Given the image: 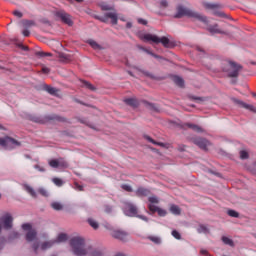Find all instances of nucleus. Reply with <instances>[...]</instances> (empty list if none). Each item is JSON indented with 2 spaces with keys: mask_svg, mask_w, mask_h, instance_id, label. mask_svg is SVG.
<instances>
[{
  "mask_svg": "<svg viewBox=\"0 0 256 256\" xmlns=\"http://www.w3.org/2000/svg\"><path fill=\"white\" fill-rule=\"evenodd\" d=\"M182 17H189L191 19H197L198 21H201L202 23H205L206 25L209 24V18L207 16H203L201 13L187 8L185 6H177L176 12L174 13L175 19H182Z\"/></svg>",
  "mask_w": 256,
  "mask_h": 256,
  "instance_id": "nucleus-1",
  "label": "nucleus"
},
{
  "mask_svg": "<svg viewBox=\"0 0 256 256\" xmlns=\"http://www.w3.org/2000/svg\"><path fill=\"white\" fill-rule=\"evenodd\" d=\"M242 69L243 66L235 62V60H227L223 67V73H225L227 77H230V79H236V77H239V73Z\"/></svg>",
  "mask_w": 256,
  "mask_h": 256,
  "instance_id": "nucleus-2",
  "label": "nucleus"
},
{
  "mask_svg": "<svg viewBox=\"0 0 256 256\" xmlns=\"http://www.w3.org/2000/svg\"><path fill=\"white\" fill-rule=\"evenodd\" d=\"M54 17H57L59 20L62 21V23H64V25H67L68 27H73L75 25V22H73V18L71 17V15L62 11L54 12Z\"/></svg>",
  "mask_w": 256,
  "mask_h": 256,
  "instance_id": "nucleus-3",
  "label": "nucleus"
},
{
  "mask_svg": "<svg viewBox=\"0 0 256 256\" xmlns=\"http://www.w3.org/2000/svg\"><path fill=\"white\" fill-rule=\"evenodd\" d=\"M140 39L144 41L145 43H155L156 45H159V36L151 33H140Z\"/></svg>",
  "mask_w": 256,
  "mask_h": 256,
  "instance_id": "nucleus-4",
  "label": "nucleus"
},
{
  "mask_svg": "<svg viewBox=\"0 0 256 256\" xmlns=\"http://www.w3.org/2000/svg\"><path fill=\"white\" fill-rule=\"evenodd\" d=\"M159 43H162V45L167 49H173V47H177V41L165 36L162 38H159Z\"/></svg>",
  "mask_w": 256,
  "mask_h": 256,
  "instance_id": "nucleus-5",
  "label": "nucleus"
},
{
  "mask_svg": "<svg viewBox=\"0 0 256 256\" xmlns=\"http://www.w3.org/2000/svg\"><path fill=\"white\" fill-rule=\"evenodd\" d=\"M13 223V218H11V216L9 215H5L0 219V231L1 229H9L11 228V225Z\"/></svg>",
  "mask_w": 256,
  "mask_h": 256,
  "instance_id": "nucleus-6",
  "label": "nucleus"
},
{
  "mask_svg": "<svg viewBox=\"0 0 256 256\" xmlns=\"http://www.w3.org/2000/svg\"><path fill=\"white\" fill-rule=\"evenodd\" d=\"M172 82L176 87H179L180 89H184L185 87V79L179 75H172L171 76Z\"/></svg>",
  "mask_w": 256,
  "mask_h": 256,
  "instance_id": "nucleus-7",
  "label": "nucleus"
},
{
  "mask_svg": "<svg viewBox=\"0 0 256 256\" xmlns=\"http://www.w3.org/2000/svg\"><path fill=\"white\" fill-rule=\"evenodd\" d=\"M194 143L199 146L200 149H203L204 151H207L209 149V146L211 143L209 141L205 140L204 138H196L194 140Z\"/></svg>",
  "mask_w": 256,
  "mask_h": 256,
  "instance_id": "nucleus-8",
  "label": "nucleus"
},
{
  "mask_svg": "<svg viewBox=\"0 0 256 256\" xmlns=\"http://www.w3.org/2000/svg\"><path fill=\"white\" fill-rule=\"evenodd\" d=\"M29 121H33V123H39L40 125H43L47 123V118L35 114H30L28 116Z\"/></svg>",
  "mask_w": 256,
  "mask_h": 256,
  "instance_id": "nucleus-9",
  "label": "nucleus"
},
{
  "mask_svg": "<svg viewBox=\"0 0 256 256\" xmlns=\"http://www.w3.org/2000/svg\"><path fill=\"white\" fill-rule=\"evenodd\" d=\"M22 229H24V231H29L27 234V241H34L35 239V230H31V226L29 224H24L22 226Z\"/></svg>",
  "mask_w": 256,
  "mask_h": 256,
  "instance_id": "nucleus-10",
  "label": "nucleus"
},
{
  "mask_svg": "<svg viewBox=\"0 0 256 256\" xmlns=\"http://www.w3.org/2000/svg\"><path fill=\"white\" fill-rule=\"evenodd\" d=\"M150 211H152L153 213H155V211H156V213H158L159 217H166V215H167L166 209L157 207L155 205H150Z\"/></svg>",
  "mask_w": 256,
  "mask_h": 256,
  "instance_id": "nucleus-11",
  "label": "nucleus"
},
{
  "mask_svg": "<svg viewBox=\"0 0 256 256\" xmlns=\"http://www.w3.org/2000/svg\"><path fill=\"white\" fill-rule=\"evenodd\" d=\"M143 75H145V77H148L149 79H153V81H162L163 79V77L157 75L156 73L147 70L143 71Z\"/></svg>",
  "mask_w": 256,
  "mask_h": 256,
  "instance_id": "nucleus-12",
  "label": "nucleus"
},
{
  "mask_svg": "<svg viewBox=\"0 0 256 256\" xmlns=\"http://www.w3.org/2000/svg\"><path fill=\"white\" fill-rule=\"evenodd\" d=\"M124 103H126V105H129L130 107H139V101L136 98H126L124 99Z\"/></svg>",
  "mask_w": 256,
  "mask_h": 256,
  "instance_id": "nucleus-13",
  "label": "nucleus"
},
{
  "mask_svg": "<svg viewBox=\"0 0 256 256\" xmlns=\"http://www.w3.org/2000/svg\"><path fill=\"white\" fill-rule=\"evenodd\" d=\"M144 139H145L146 141H148V143H152L153 145H158L159 147H167V145H166L165 143H163V142H157V141H155L153 138H151V136H149V135H145V136H144Z\"/></svg>",
  "mask_w": 256,
  "mask_h": 256,
  "instance_id": "nucleus-14",
  "label": "nucleus"
},
{
  "mask_svg": "<svg viewBox=\"0 0 256 256\" xmlns=\"http://www.w3.org/2000/svg\"><path fill=\"white\" fill-rule=\"evenodd\" d=\"M146 105L151 111H154L155 113H161V106L151 102H146Z\"/></svg>",
  "mask_w": 256,
  "mask_h": 256,
  "instance_id": "nucleus-15",
  "label": "nucleus"
},
{
  "mask_svg": "<svg viewBox=\"0 0 256 256\" xmlns=\"http://www.w3.org/2000/svg\"><path fill=\"white\" fill-rule=\"evenodd\" d=\"M9 143H17V141L10 138L9 136H5L3 138H0V145H2V147H5V145H9Z\"/></svg>",
  "mask_w": 256,
  "mask_h": 256,
  "instance_id": "nucleus-16",
  "label": "nucleus"
},
{
  "mask_svg": "<svg viewBox=\"0 0 256 256\" xmlns=\"http://www.w3.org/2000/svg\"><path fill=\"white\" fill-rule=\"evenodd\" d=\"M169 211L172 213V215L179 216L181 215V208L175 204H172L169 206Z\"/></svg>",
  "mask_w": 256,
  "mask_h": 256,
  "instance_id": "nucleus-17",
  "label": "nucleus"
},
{
  "mask_svg": "<svg viewBox=\"0 0 256 256\" xmlns=\"http://www.w3.org/2000/svg\"><path fill=\"white\" fill-rule=\"evenodd\" d=\"M107 17L109 19H111V24L112 25H117V21L119 20V17L117 16V13L116 12H109L107 14Z\"/></svg>",
  "mask_w": 256,
  "mask_h": 256,
  "instance_id": "nucleus-18",
  "label": "nucleus"
},
{
  "mask_svg": "<svg viewBox=\"0 0 256 256\" xmlns=\"http://www.w3.org/2000/svg\"><path fill=\"white\" fill-rule=\"evenodd\" d=\"M50 167H65V162H63V160H51L49 162Z\"/></svg>",
  "mask_w": 256,
  "mask_h": 256,
  "instance_id": "nucleus-19",
  "label": "nucleus"
},
{
  "mask_svg": "<svg viewBox=\"0 0 256 256\" xmlns=\"http://www.w3.org/2000/svg\"><path fill=\"white\" fill-rule=\"evenodd\" d=\"M208 31H210L211 33H225V31H223V29H221L218 25L208 26Z\"/></svg>",
  "mask_w": 256,
  "mask_h": 256,
  "instance_id": "nucleus-20",
  "label": "nucleus"
},
{
  "mask_svg": "<svg viewBox=\"0 0 256 256\" xmlns=\"http://www.w3.org/2000/svg\"><path fill=\"white\" fill-rule=\"evenodd\" d=\"M89 45L92 49H96V51H101L103 49V46L101 44L97 43L95 40H88Z\"/></svg>",
  "mask_w": 256,
  "mask_h": 256,
  "instance_id": "nucleus-21",
  "label": "nucleus"
},
{
  "mask_svg": "<svg viewBox=\"0 0 256 256\" xmlns=\"http://www.w3.org/2000/svg\"><path fill=\"white\" fill-rule=\"evenodd\" d=\"M45 90L47 91V93H50V95H56L57 97L61 95V91H59L57 88L47 86Z\"/></svg>",
  "mask_w": 256,
  "mask_h": 256,
  "instance_id": "nucleus-22",
  "label": "nucleus"
},
{
  "mask_svg": "<svg viewBox=\"0 0 256 256\" xmlns=\"http://www.w3.org/2000/svg\"><path fill=\"white\" fill-rule=\"evenodd\" d=\"M60 59L62 61V63H71V61H73V59L71 58L70 55H67V54H62L60 56Z\"/></svg>",
  "mask_w": 256,
  "mask_h": 256,
  "instance_id": "nucleus-23",
  "label": "nucleus"
},
{
  "mask_svg": "<svg viewBox=\"0 0 256 256\" xmlns=\"http://www.w3.org/2000/svg\"><path fill=\"white\" fill-rule=\"evenodd\" d=\"M121 21H126V29H131L133 27V22L131 20H127V17L122 16Z\"/></svg>",
  "mask_w": 256,
  "mask_h": 256,
  "instance_id": "nucleus-24",
  "label": "nucleus"
},
{
  "mask_svg": "<svg viewBox=\"0 0 256 256\" xmlns=\"http://www.w3.org/2000/svg\"><path fill=\"white\" fill-rule=\"evenodd\" d=\"M51 207L54 208L55 211H61V209H63V204H61V202H53Z\"/></svg>",
  "mask_w": 256,
  "mask_h": 256,
  "instance_id": "nucleus-25",
  "label": "nucleus"
},
{
  "mask_svg": "<svg viewBox=\"0 0 256 256\" xmlns=\"http://www.w3.org/2000/svg\"><path fill=\"white\" fill-rule=\"evenodd\" d=\"M159 7H160V9H168L169 1H167V0H160Z\"/></svg>",
  "mask_w": 256,
  "mask_h": 256,
  "instance_id": "nucleus-26",
  "label": "nucleus"
},
{
  "mask_svg": "<svg viewBox=\"0 0 256 256\" xmlns=\"http://www.w3.org/2000/svg\"><path fill=\"white\" fill-rule=\"evenodd\" d=\"M240 159L242 160L249 159V152H247V150H241Z\"/></svg>",
  "mask_w": 256,
  "mask_h": 256,
  "instance_id": "nucleus-27",
  "label": "nucleus"
},
{
  "mask_svg": "<svg viewBox=\"0 0 256 256\" xmlns=\"http://www.w3.org/2000/svg\"><path fill=\"white\" fill-rule=\"evenodd\" d=\"M240 105H242L244 107V109H249L250 111H256L254 106L251 105V104H247V103L241 102Z\"/></svg>",
  "mask_w": 256,
  "mask_h": 256,
  "instance_id": "nucleus-28",
  "label": "nucleus"
},
{
  "mask_svg": "<svg viewBox=\"0 0 256 256\" xmlns=\"http://www.w3.org/2000/svg\"><path fill=\"white\" fill-rule=\"evenodd\" d=\"M203 6L205 7V9H215V7H217L215 4L211 2H204Z\"/></svg>",
  "mask_w": 256,
  "mask_h": 256,
  "instance_id": "nucleus-29",
  "label": "nucleus"
},
{
  "mask_svg": "<svg viewBox=\"0 0 256 256\" xmlns=\"http://www.w3.org/2000/svg\"><path fill=\"white\" fill-rule=\"evenodd\" d=\"M88 222L91 225V227H93V229H99V223H97V221L89 219Z\"/></svg>",
  "mask_w": 256,
  "mask_h": 256,
  "instance_id": "nucleus-30",
  "label": "nucleus"
},
{
  "mask_svg": "<svg viewBox=\"0 0 256 256\" xmlns=\"http://www.w3.org/2000/svg\"><path fill=\"white\" fill-rule=\"evenodd\" d=\"M222 241L223 243H225V245H231L233 246V240H231V238H228V237H222Z\"/></svg>",
  "mask_w": 256,
  "mask_h": 256,
  "instance_id": "nucleus-31",
  "label": "nucleus"
},
{
  "mask_svg": "<svg viewBox=\"0 0 256 256\" xmlns=\"http://www.w3.org/2000/svg\"><path fill=\"white\" fill-rule=\"evenodd\" d=\"M26 189H27L28 193H30V195H32V197H37V192H35L31 186H26Z\"/></svg>",
  "mask_w": 256,
  "mask_h": 256,
  "instance_id": "nucleus-32",
  "label": "nucleus"
},
{
  "mask_svg": "<svg viewBox=\"0 0 256 256\" xmlns=\"http://www.w3.org/2000/svg\"><path fill=\"white\" fill-rule=\"evenodd\" d=\"M227 213L230 217H236V218L239 217V212L235 210H228Z\"/></svg>",
  "mask_w": 256,
  "mask_h": 256,
  "instance_id": "nucleus-33",
  "label": "nucleus"
},
{
  "mask_svg": "<svg viewBox=\"0 0 256 256\" xmlns=\"http://www.w3.org/2000/svg\"><path fill=\"white\" fill-rule=\"evenodd\" d=\"M150 241H153V243H161V238L160 237H157V236H150L149 237Z\"/></svg>",
  "mask_w": 256,
  "mask_h": 256,
  "instance_id": "nucleus-34",
  "label": "nucleus"
},
{
  "mask_svg": "<svg viewBox=\"0 0 256 256\" xmlns=\"http://www.w3.org/2000/svg\"><path fill=\"white\" fill-rule=\"evenodd\" d=\"M39 193H40V195H43V197L49 196V191H47L45 188H40Z\"/></svg>",
  "mask_w": 256,
  "mask_h": 256,
  "instance_id": "nucleus-35",
  "label": "nucleus"
},
{
  "mask_svg": "<svg viewBox=\"0 0 256 256\" xmlns=\"http://www.w3.org/2000/svg\"><path fill=\"white\" fill-rule=\"evenodd\" d=\"M14 15L15 17H18V19H21V17H23V12L16 10L14 11Z\"/></svg>",
  "mask_w": 256,
  "mask_h": 256,
  "instance_id": "nucleus-36",
  "label": "nucleus"
},
{
  "mask_svg": "<svg viewBox=\"0 0 256 256\" xmlns=\"http://www.w3.org/2000/svg\"><path fill=\"white\" fill-rule=\"evenodd\" d=\"M172 235L175 237V239H181V234H179V232L176 230L172 231Z\"/></svg>",
  "mask_w": 256,
  "mask_h": 256,
  "instance_id": "nucleus-37",
  "label": "nucleus"
},
{
  "mask_svg": "<svg viewBox=\"0 0 256 256\" xmlns=\"http://www.w3.org/2000/svg\"><path fill=\"white\" fill-rule=\"evenodd\" d=\"M214 15H218V17H227V15H225V13H223L221 11H215Z\"/></svg>",
  "mask_w": 256,
  "mask_h": 256,
  "instance_id": "nucleus-38",
  "label": "nucleus"
},
{
  "mask_svg": "<svg viewBox=\"0 0 256 256\" xmlns=\"http://www.w3.org/2000/svg\"><path fill=\"white\" fill-rule=\"evenodd\" d=\"M55 185L61 186L63 185V182L59 178H55L54 180Z\"/></svg>",
  "mask_w": 256,
  "mask_h": 256,
  "instance_id": "nucleus-39",
  "label": "nucleus"
},
{
  "mask_svg": "<svg viewBox=\"0 0 256 256\" xmlns=\"http://www.w3.org/2000/svg\"><path fill=\"white\" fill-rule=\"evenodd\" d=\"M150 202L151 203H159V198L152 196V197H150Z\"/></svg>",
  "mask_w": 256,
  "mask_h": 256,
  "instance_id": "nucleus-40",
  "label": "nucleus"
},
{
  "mask_svg": "<svg viewBox=\"0 0 256 256\" xmlns=\"http://www.w3.org/2000/svg\"><path fill=\"white\" fill-rule=\"evenodd\" d=\"M138 23H140L141 25H147V20L144 18H139Z\"/></svg>",
  "mask_w": 256,
  "mask_h": 256,
  "instance_id": "nucleus-41",
  "label": "nucleus"
},
{
  "mask_svg": "<svg viewBox=\"0 0 256 256\" xmlns=\"http://www.w3.org/2000/svg\"><path fill=\"white\" fill-rule=\"evenodd\" d=\"M123 189H124L125 191H133V188H131V186H129V185H124V186H123Z\"/></svg>",
  "mask_w": 256,
  "mask_h": 256,
  "instance_id": "nucleus-42",
  "label": "nucleus"
},
{
  "mask_svg": "<svg viewBox=\"0 0 256 256\" xmlns=\"http://www.w3.org/2000/svg\"><path fill=\"white\" fill-rule=\"evenodd\" d=\"M59 241H65V239H67V236L66 235H60L58 237Z\"/></svg>",
  "mask_w": 256,
  "mask_h": 256,
  "instance_id": "nucleus-43",
  "label": "nucleus"
},
{
  "mask_svg": "<svg viewBox=\"0 0 256 256\" xmlns=\"http://www.w3.org/2000/svg\"><path fill=\"white\" fill-rule=\"evenodd\" d=\"M29 30H24L23 31V35H24V37H29Z\"/></svg>",
  "mask_w": 256,
  "mask_h": 256,
  "instance_id": "nucleus-44",
  "label": "nucleus"
},
{
  "mask_svg": "<svg viewBox=\"0 0 256 256\" xmlns=\"http://www.w3.org/2000/svg\"><path fill=\"white\" fill-rule=\"evenodd\" d=\"M213 175H216L217 177H221V173L215 172V171H210Z\"/></svg>",
  "mask_w": 256,
  "mask_h": 256,
  "instance_id": "nucleus-45",
  "label": "nucleus"
},
{
  "mask_svg": "<svg viewBox=\"0 0 256 256\" xmlns=\"http://www.w3.org/2000/svg\"><path fill=\"white\" fill-rule=\"evenodd\" d=\"M24 25H26V27H29V25H33V22L26 21L24 22Z\"/></svg>",
  "mask_w": 256,
  "mask_h": 256,
  "instance_id": "nucleus-46",
  "label": "nucleus"
},
{
  "mask_svg": "<svg viewBox=\"0 0 256 256\" xmlns=\"http://www.w3.org/2000/svg\"><path fill=\"white\" fill-rule=\"evenodd\" d=\"M103 9H105L106 11H109V9H111V6L109 5L103 6Z\"/></svg>",
  "mask_w": 256,
  "mask_h": 256,
  "instance_id": "nucleus-47",
  "label": "nucleus"
},
{
  "mask_svg": "<svg viewBox=\"0 0 256 256\" xmlns=\"http://www.w3.org/2000/svg\"><path fill=\"white\" fill-rule=\"evenodd\" d=\"M23 50H24V51H29V48H28L27 46H25V47L23 48Z\"/></svg>",
  "mask_w": 256,
  "mask_h": 256,
  "instance_id": "nucleus-48",
  "label": "nucleus"
},
{
  "mask_svg": "<svg viewBox=\"0 0 256 256\" xmlns=\"http://www.w3.org/2000/svg\"><path fill=\"white\" fill-rule=\"evenodd\" d=\"M77 3H83L84 0H75Z\"/></svg>",
  "mask_w": 256,
  "mask_h": 256,
  "instance_id": "nucleus-49",
  "label": "nucleus"
},
{
  "mask_svg": "<svg viewBox=\"0 0 256 256\" xmlns=\"http://www.w3.org/2000/svg\"><path fill=\"white\" fill-rule=\"evenodd\" d=\"M196 131H201V128H199V127H196Z\"/></svg>",
  "mask_w": 256,
  "mask_h": 256,
  "instance_id": "nucleus-50",
  "label": "nucleus"
},
{
  "mask_svg": "<svg viewBox=\"0 0 256 256\" xmlns=\"http://www.w3.org/2000/svg\"><path fill=\"white\" fill-rule=\"evenodd\" d=\"M43 71H45L46 73H48V72H49V70H47V69H43Z\"/></svg>",
  "mask_w": 256,
  "mask_h": 256,
  "instance_id": "nucleus-51",
  "label": "nucleus"
},
{
  "mask_svg": "<svg viewBox=\"0 0 256 256\" xmlns=\"http://www.w3.org/2000/svg\"><path fill=\"white\" fill-rule=\"evenodd\" d=\"M77 254H78V255H81L82 253H80V252H77Z\"/></svg>",
  "mask_w": 256,
  "mask_h": 256,
  "instance_id": "nucleus-52",
  "label": "nucleus"
},
{
  "mask_svg": "<svg viewBox=\"0 0 256 256\" xmlns=\"http://www.w3.org/2000/svg\"><path fill=\"white\" fill-rule=\"evenodd\" d=\"M0 198H1V194H0Z\"/></svg>",
  "mask_w": 256,
  "mask_h": 256,
  "instance_id": "nucleus-53",
  "label": "nucleus"
}]
</instances>
